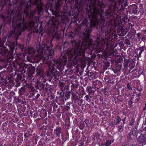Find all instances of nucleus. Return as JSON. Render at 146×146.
Returning a JSON list of instances; mask_svg holds the SVG:
<instances>
[{"label":"nucleus","mask_w":146,"mask_h":146,"mask_svg":"<svg viewBox=\"0 0 146 146\" xmlns=\"http://www.w3.org/2000/svg\"><path fill=\"white\" fill-rule=\"evenodd\" d=\"M125 119L124 118V119H122V120L124 123V121H125Z\"/></svg>","instance_id":"obj_19"},{"label":"nucleus","mask_w":146,"mask_h":146,"mask_svg":"<svg viewBox=\"0 0 146 146\" xmlns=\"http://www.w3.org/2000/svg\"><path fill=\"white\" fill-rule=\"evenodd\" d=\"M2 8H1V10H2Z\"/></svg>","instance_id":"obj_27"},{"label":"nucleus","mask_w":146,"mask_h":146,"mask_svg":"<svg viewBox=\"0 0 146 146\" xmlns=\"http://www.w3.org/2000/svg\"><path fill=\"white\" fill-rule=\"evenodd\" d=\"M76 4L78 3V1L76 0Z\"/></svg>","instance_id":"obj_20"},{"label":"nucleus","mask_w":146,"mask_h":146,"mask_svg":"<svg viewBox=\"0 0 146 146\" xmlns=\"http://www.w3.org/2000/svg\"><path fill=\"white\" fill-rule=\"evenodd\" d=\"M86 37V39H88V38L89 37Z\"/></svg>","instance_id":"obj_22"},{"label":"nucleus","mask_w":146,"mask_h":146,"mask_svg":"<svg viewBox=\"0 0 146 146\" xmlns=\"http://www.w3.org/2000/svg\"><path fill=\"white\" fill-rule=\"evenodd\" d=\"M127 88L130 90H132V88L130 87V85L129 84V83L127 84Z\"/></svg>","instance_id":"obj_13"},{"label":"nucleus","mask_w":146,"mask_h":146,"mask_svg":"<svg viewBox=\"0 0 146 146\" xmlns=\"http://www.w3.org/2000/svg\"><path fill=\"white\" fill-rule=\"evenodd\" d=\"M33 1V5L36 6L37 9L39 11H42L43 10L42 8L43 4L41 2V0H34Z\"/></svg>","instance_id":"obj_6"},{"label":"nucleus","mask_w":146,"mask_h":146,"mask_svg":"<svg viewBox=\"0 0 146 146\" xmlns=\"http://www.w3.org/2000/svg\"><path fill=\"white\" fill-rule=\"evenodd\" d=\"M144 110H146V103H145V107H144Z\"/></svg>","instance_id":"obj_16"},{"label":"nucleus","mask_w":146,"mask_h":146,"mask_svg":"<svg viewBox=\"0 0 146 146\" xmlns=\"http://www.w3.org/2000/svg\"><path fill=\"white\" fill-rule=\"evenodd\" d=\"M113 140L107 141L105 144V146H108L113 142Z\"/></svg>","instance_id":"obj_10"},{"label":"nucleus","mask_w":146,"mask_h":146,"mask_svg":"<svg viewBox=\"0 0 146 146\" xmlns=\"http://www.w3.org/2000/svg\"><path fill=\"white\" fill-rule=\"evenodd\" d=\"M85 42L86 43L88 46H90L91 45V41H90V42H88L86 41H84V42H83L82 43H81V44L80 43L78 44H76V46L78 47H79L80 50H78L77 51H75L74 52L73 54H72L71 53H70V54H67L66 55H64L62 57V61L64 62V64H65L66 62V58L67 55L68 56L70 57L71 58H73L74 60L73 61V63L74 65L77 64L78 65L77 63V59L78 58V57L79 55H83L84 54V51L81 48V47L80 46L81 45H83L84 44Z\"/></svg>","instance_id":"obj_2"},{"label":"nucleus","mask_w":146,"mask_h":146,"mask_svg":"<svg viewBox=\"0 0 146 146\" xmlns=\"http://www.w3.org/2000/svg\"><path fill=\"white\" fill-rule=\"evenodd\" d=\"M138 142L139 143L142 144V145L146 144V132L143 134L141 135L138 138Z\"/></svg>","instance_id":"obj_5"},{"label":"nucleus","mask_w":146,"mask_h":146,"mask_svg":"<svg viewBox=\"0 0 146 146\" xmlns=\"http://www.w3.org/2000/svg\"><path fill=\"white\" fill-rule=\"evenodd\" d=\"M87 36V37L89 36V35H88Z\"/></svg>","instance_id":"obj_28"},{"label":"nucleus","mask_w":146,"mask_h":146,"mask_svg":"<svg viewBox=\"0 0 146 146\" xmlns=\"http://www.w3.org/2000/svg\"><path fill=\"white\" fill-rule=\"evenodd\" d=\"M52 44H50V47H52Z\"/></svg>","instance_id":"obj_21"},{"label":"nucleus","mask_w":146,"mask_h":146,"mask_svg":"<svg viewBox=\"0 0 146 146\" xmlns=\"http://www.w3.org/2000/svg\"><path fill=\"white\" fill-rule=\"evenodd\" d=\"M51 52H52V53L53 52V51H51Z\"/></svg>","instance_id":"obj_29"},{"label":"nucleus","mask_w":146,"mask_h":146,"mask_svg":"<svg viewBox=\"0 0 146 146\" xmlns=\"http://www.w3.org/2000/svg\"><path fill=\"white\" fill-rule=\"evenodd\" d=\"M116 120H117V123L118 124L121 121V119L119 116H118L116 118Z\"/></svg>","instance_id":"obj_11"},{"label":"nucleus","mask_w":146,"mask_h":146,"mask_svg":"<svg viewBox=\"0 0 146 146\" xmlns=\"http://www.w3.org/2000/svg\"><path fill=\"white\" fill-rule=\"evenodd\" d=\"M110 56H112L114 54V51L113 50H111L109 52Z\"/></svg>","instance_id":"obj_12"},{"label":"nucleus","mask_w":146,"mask_h":146,"mask_svg":"<svg viewBox=\"0 0 146 146\" xmlns=\"http://www.w3.org/2000/svg\"><path fill=\"white\" fill-rule=\"evenodd\" d=\"M84 127V125H83L82 126H80V129H82Z\"/></svg>","instance_id":"obj_15"},{"label":"nucleus","mask_w":146,"mask_h":146,"mask_svg":"<svg viewBox=\"0 0 146 146\" xmlns=\"http://www.w3.org/2000/svg\"><path fill=\"white\" fill-rule=\"evenodd\" d=\"M54 69L53 68V67L52 70H53Z\"/></svg>","instance_id":"obj_26"},{"label":"nucleus","mask_w":146,"mask_h":146,"mask_svg":"<svg viewBox=\"0 0 146 146\" xmlns=\"http://www.w3.org/2000/svg\"><path fill=\"white\" fill-rule=\"evenodd\" d=\"M134 131H133L132 132V133H134Z\"/></svg>","instance_id":"obj_24"},{"label":"nucleus","mask_w":146,"mask_h":146,"mask_svg":"<svg viewBox=\"0 0 146 146\" xmlns=\"http://www.w3.org/2000/svg\"><path fill=\"white\" fill-rule=\"evenodd\" d=\"M36 51H35L33 55L35 56V59L38 61L43 56V54H46V50H45L44 53L43 50H50L49 47H48L46 44L40 45L39 44L36 45Z\"/></svg>","instance_id":"obj_3"},{"label":"nucleus","mask_w":146,"mask_h":146,"mask_svg":"<svg viewBox=\"0 0 146 146\" xmlns=\"http://www.w3.org/2000/svg\"><path fill=\"white\" fill-rule=\"evenodd\" d=\"M134 120L133 119H132L131 120V122L130 123V125H132L133 124V123H134Z\"/></svg>","instance_id":"obj_14"},{"label":"nucleus","mask_w":146,"mask_h":146,"mask_svg":"<svg viewBox=\"0 0 146 146\" xmlns=\"http://www.w3.org/2000/svg\"><path fill=\"white\" fill-rule=\"evenodd\" d=\"M106 15L108 17L112 16L114 13V11L112 9L111 7H109L108 8V10L106 12Z\"/></svg>","instance_id":"obj_7"},{"label":"nucleus","mask_w":146,"mask_h":146,"mask_svg":"<svg viewBox=\"0 0 146 146\" xmlns=\"http://www.w3.org/2000/svg\"><path fill=\"white\" fill-rule=\"evenodd\" d=\"M55 133L58 136H60V127H56L55 130Z\"/></svg>","instance_id":"obj_8"},{"label":"nucleus","mask_w":146,"mask_h":146,"mask_svg":"<svg viewBox=\"0 0 146 146\" xmlns=\"http://www.w3.org/2000/svg\"><path fill=\"white\" fill-rule=\"evenodd\" d=\"M122 146H128L127 145V144H126V145H123ZM136 146V145H131V146Z\"/></svg>","instance_id":"obj_18"},{"label":"nucleus","mask_w":146,"mask_h":146,"mask_svg":"<svg viewBox=\"0 0 146 146\" xmlns=\"http://www.w3.org/2000/svg\"><path fill=\"white\" fill-rule=\"evenodd\" d=\"M22 17L23 14L19 13L16 19L14 17L12 24V26L14 29V31H11L10 33V36L15 35L16 36H18L21 35L22 32L27 29L29 30L33 28L34 22L27 23Z\"/></svg>","instance_id":"obj_1"},{"label":"nucleus","mask_w":146,"mask_h":146,"mask_svg":"<svg viewBox=\"0 0 146 146\" xmlns=\"http://www.w3.org/2000/svg\"><path fill=\"white\" fill-rule=\"evenodd\" d=\"M133 12L134 14H135L137 12V7L136 5H134L133 7Z\"/></svg>","instance_id":"obj_9"},{"label":"nucleus","mask_w":146,"mask_h":146,"mask_svg":"<svg viewBox=\"0 0 146 146\" xmlns=\"http://www.w3.org/2000/svg\"><path fill=\"white\" fill-rule=\"evenodd\" d=\"M30 4V0H21V2L19 5V6L21 7L23 5H27L26 6L25 9L24 10V13H25L27 15L29 14L28 11L29 9V5Z\"/></svg>","instance_id":"obj_4"},{"label":"nucleus","mask_w":146,"mask_h":146,"mask_svg":"<svg viewBox=\"0 0 146 146\" xmlns=\"http://www.w3.org/2000/svg\"><path fill=\"white\" fill-rule=\"evenodd\" d=\"M80 61H82L81 59H80Z\"/></svg>","instance_id":"obj_25"},{"label":"nucleus","mask_w":146,"mask_h":146,"mask_svg":"<svg viewBox=\"0 0 146 146\" xmlns=\"http://www.w3.org/2000/svg\"><path fill=\"white\" fill-rule=\"evenodd\" d=\"M122 128V126H120L119 127V129L120 130Z\"/></svg>","instance_id":"obj_17"},{"label":"nucleus","mask_w":146,"mask_h":146,"mask_svg":"<svg viewBox=\"0 0 146 146\" xmlns=\"http://www.w3.org/2000/svg\"><path fill=\"white\" fill-rule=\"evenodd\" d=\"M2 28V26H0V29Z\"/></svg>","instance_id":"obj_23"}]
</instances>
